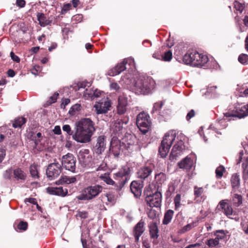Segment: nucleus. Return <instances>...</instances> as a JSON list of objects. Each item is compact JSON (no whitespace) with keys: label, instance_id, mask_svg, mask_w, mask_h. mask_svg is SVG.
<instances>
[{"label":"nucleus","instance_id":"f257e3e1","mask_svg":"<svg viewBox=\"0 0 248 248\" xmlns=\"http://www.w3.org/2000/svg\"><path fill=\"white\" fill-rule=\"evenodd\" d=\"M74 132L68 124L63 125L62 130L69 135H72L76 141L86 143L91 140V137L95 131L94 123L89 118H83L75 123Z\"/></svg>","mask_w":248,"mask_h":248},{"label":"nucleus","instance_id":"f03ea898","mask_svg":"<svg viewBox=\"0 0 248 248\" xmlns=\"http://www.w3.org/2000/svg\"><path fill=\"white\" fill-rule=\"evenodd\" d=\"M130 172V168L127 166H124L118 172L114 174V178L118 181L117 183L110 177L108 174L105 173L101 175L100 178L107 184L114 186L115 189L119 191L129 180Z\"/></svg>","mask_w":248,"mask_h":248},{"label":"nucleus","instance_id":"7ed1b4c3","mask_svg":"<svg viewBox=\"0 0 248 248\" xmlns=\"http://www.w3.org/2000/svg\"><path fill=\"white\" fill-rule=\"evenodd\" d=\"M144 195L145 202L150 207H160L161 203V194L160 192L153 193L149 186L144 189Z\"/></svg>","mask_w":248,"mask_h":248},{"label":"nucleus","instance_id":"20e7f679","mask_svg":"<svg viewBox=\"0 0 248 248\" xmlns=\"http://www.w3.org/2000/svg\"><path fill=\"white\" fill-rule=\"evenodd\" d=\"M103 190V187L99 185L89 186L84 189L82 193L78 196L80 200H91L97 197Z\"/></svg>","mask_w":248,"mask_h":248},{"label":"nucleus","instance_id":"39448f33","mask_svg":"<svg viewBox=\"0 0 248 248\" xmlns=\"http://www.w3.org/2000/svg\"><path fill=\"white\" fill-rule=\"evenodd\" d=\"M136 124L140 131L145 134L150 129L151 121L148 114L144 111L139 114L137 117Z\"/></svg>","mask_w":248,"mask_h":248},{"label":"nucleus","instance_id":"423d86ee","mask_svg":"<svg viewBox=\"0 0 248 248\" xmlns=\"http://www.w3.org/2000/svg\"><path fill=\"white\" fill-rule=\"evenodd\" d=\"M135 90L136 93L139 94H146L151 90L150 84L148 78L140 77L135 83Z\"/></svg>","mask_w":248,"mask_h":248},{"label":"nucleus","instance_id":"0eeeda50","mask_svg":"<svg viewBox=\"0 0 248 248\" xmlns=\"http://www.w3.org/2000/svg\"><path fill=\"white\" fill-rule=\"evenodd\" d=\"M170 37V32L169 33V38ZM169 39V38H168ZM153 57L156 59L161 60L165 62L170 61V46L169 45V39L166 43L162 46L159 51L155 52L153 54Z\"/></svg>","mask_w":248,"mask_h":248},{"label":"nucleus","instance_id":"6e6552de","mask_svg":"<svg viewBox=\"0 0 248 248\" xmlns=\"http://www.w3.org/2000/svg\"><path fill=\"white\" fill-rule=\"evenodd\" d=\"M62 166L66 170L72 172H76V159L73 154L67 153L62 157Z\"/></svg>","mask_w":248,"mask_h":248},{"label":"nucleus","instance_id":"1a4fd4ad","mask_svg":"<svg viewBox=\"0 0 248 248\" xmlns=\"http://www.w3.org/2000/svg\"><path fill=\"white\" fill-rule=\"evenodd\" d=\"M62 170V165L54 160V162L50 163L46 170V174L47 178L53 180L57 178L61 174Z\"/></svg>","mask_w":248,"mask_h":248},{"label":"nucleus","instance_id":"9d476101","mask_svg":"<svg viewBox=\"0 0 248 248\" xmlns=\"http://www.w3.org/2000/svg\"><path fill=\"white\" fill-rule=\"evenodd\" d=\"M169 133H166L163 137L159 147L158 154L162 158L166 157L169 153L170 148V140L169 139Z\"/></svg>","mask_w":248,"mask_h":248},{"label":"nucleus","instance_id":"9b49d317","mask_svg":"<svg viewBox=\"0 0 248 248\" xmlns=\"http://www.w3.org/2000/svg\"><path fill=\"white\" fill-rule=\"evenodd\" d=\"M154 166L152 165H145L140 167L137 172V176L142 180L148 181L150 178Z\"/></svg>","mask_w":248,"mask_h":248},{"label":"nucleus","instance_id":"f8f14e48","mask_svg":"<svg viewBox=\"0 0 248 248\" xmlns=\"http://www.w3.org/2000/svg\"><path fill=\"white\" fill-rule=\"evenodd\" d=\"M145 223L141 219L134 227L133 234L134 236L135 242L137 243L139 241L140 237L145 231Z\"/></svg>","mask_w":248,"mask_h":248},{"label":"nucleus","instance_id":"ddd939ff","mask_svg":"<svg viewBox=\"0 0 248 248\" xmlns=\"http://www.w3.org/2000/svg\"><path fill=\"white\" fill-rule=\"evenodd\" d=\"M208 61V58L206 55L200 54L196 51L194 56L192 66L201 67L206 64Z\"/></svg>","mask_w":248,"mask_h":248},{"label":"nucleus","instance_id":"4468645a","mask_svg":"<svg viewBox=\"0 0 248 248\" xmlns=\"http://www.w3.org/2000/svg\"><path fill=\"white\" fill-rule=\"evenodd\" d=\"M128 59H125L123 62L118 63L113 68L109 70L108 75L110 76H115L124 71L126 69V64L128 63Z\"/></svg>","mask_w":248,"mask_h":248},{"label":"nucleus","instance_id":"2eb2a0df","mask_svg":"<svg viewBox=\"0 0 248 248\" xmlns=\"http://www.w3.org/2000/svg\"><path fill=\"white\" fill-rule=\"evenodd\" d=\"M106 147V138L104 136H99L96 140V143L94 147V152L98 155L101 154Z\"/></svg>","mask_w":248,"mask_h":248},{"label":"nucleus","instance_id":"dca6fc26","mask_svg":"<svg viewBox=\"0 0 248 248\" xmlns=\"http://www.w3.org/2000/svg\"><path fill=\"white\" fill-rule=\"evenodd\" d=\"M109 152L115 157H118L122 152L121 141L118 140H112L110 142Z\"/></svg>","mask_w":248,"mask_h":248},{"label":"nucleus","instance_id":"f3484780","mask_svg":"<svg viewBox=\"0 0 248 248\" xmlns=\"http://www.w3.org/2000/svg\"><path fill=\"white\" fill-rule=\"evenodd\" d=\"M227 117H233L241 119L248 116V109H232L231 111L224 113Z\"/></svg>","mask_w":248,"mask_h":248},{"label":"nucleus","instance_id":"a211bd4d","mask_svg":"<svg viewBox=\"0 0 248 248\" xmlns=\"http://www.w3.org/2000/svg\"><path fill=\"white\" fill-rule=\"evenodd\" d=\"M112 103L111 100L108 97L104 96L101 99H98L96 103L94 104L95 108H109L111 107Z\"/></svg>","mask_w":248,"mask_h":248},{"label":"nucleus","instance_id":"6ab92c4d","mask_svg":"<svg viewBox=\"0 0 248 248\" xmlns=\"http://www.w3.org/2000/svg\"><path fill=\"white\" fill-rule=\"evenodd\" d=\"M225 201L226 200L220 201L218 206H219V209H221L227 216L229 217L233 215V211L232 205Z\"/></svg>","mask_w":248,"mask_h":248},{"label":"nucleus","instance_id":"aec40b11","mask_svg":"<svg viewBox=\"0 0 248 248\" xmlns=\"http://www.w3.org/2000/svg\"><path fill=\"white\" fill-rule=\"evenodd\" d=\"M136 138L134 135L126 134L122 139L121 144L125 148L128 149L130 147V146L133 145L135 144Z\"/></svg>","mask_w":248,"mask_h":248},{"label":"nucleus","instance_id":"412c9836","mask_svg":"<svg viewBox=\"0 0 248 248\" xmlns=\"http://www.w3.org/2000/svg\"><path fill=\"white\" fill-rule=\"evenodd\" d=\"M193 160L191 158L186 157L182 161L178 163V165L180 169L189 170L193 166Z\"/></svg>","mask_w":248,"mask_h":248},{"label":"nucleus","instance_id":"4be33fe9","mask_svg":"<svg viewBox=\"0 0 248 248\" xmlns=\"http://www.w3.org/2000/svg\"><path fill=\"white\" fill-rule=\"evenodd\" d=\"M182 145L183 142L182 141H180L178 142V144L173 146L171 150V160L174 159H176V157L181 155L183 149Z\"/></svg>","mask_w":248,"mask_h":248},{"label":"nucleus","instance_id":"5701e85b","mask_svg":"<svg viewBox=\"0 0 248 248\" xmlns=\"http://www.w3.org/2000/svg\"><path fill=\"white\" fill-rule=\"evenodd\" d=\"M196 50H189L183 57V61L186 64L192 65Z\"/></svg>","mask_w":248,"mask_h":248},{"label":"nucleus","instance_id":"b1692460","mask_svg":"<svg viewBox=\"0 0 248 248\" xmlns=\"http://www.w3.org/2000/svg\"><path fill=\"white\" fill-rule=\"evenodd\" d=\"M130 189L135 197H139L141 195V186L137 182L133 181L131 183Z\"/></svg>","mask_w":248,"mask_h":248},{"label":"nucleus","instance_id":"393cba45","mask_svg":"<svg viewBox=\"0 0 248 248\" xmlns=\"http://www.w3.org/2000/svg\"><path fill=\"white\" fill-rule=\"evenodd\" d=\"M37 20L39 25L42 27L51 25L52 21L46 19L45 14L42 13H37L36 14Z\"/></svg>","mask_w":248,"mask_h":248},{"label":"nucleus","instance_id":"a878e982","mask_svg":"<svg viewBox=\"0 0 248 248\" xmlns=\"http://www.w3.org/2000/svg\"><path fill=\"white\" fill-rule=\"evenodd\" d=\"M77 181L75 176L69 177L67 176H62L60 179L56 182L57 185L70 184L74 183Z\"/></svg>","mask_w":248,"mask_h":248},{"label":"nucleus","instance_id":"bb28decb","mask_svg":"<svg viewBox=\"0 0 248 248\" xmlns=\"http://www.w3.org/2000/svg\"><path fill=\"white\" fill-rule=\"evenodd\" d=\"M27 119L24 117H17L12 121V126L15 128H21L27 122Z\"/></svg>","mask_w":248,"mask_h":248},{"label":"nucleus","instance_id":"cd10ccee","mask_svg":"<svg viewBox=\"0 0 248 248\" xmlns=\"http://www.w3.org/2000/svg\"><path fill=\"white\" fill-rule=\"evenodd\" d=\"M149 230L151 237L153 239L157 238L158 230L157 223L153 221L151 222L149 225Z\"/></svg>","mask_w":248,"mask_h":248},{"label":"nucleus","instance_id":"c85d7f7f","mask_svg":"<svg viewBox=\"0 0 248 248\" xmlns=\"http://www.w3.org/2000/svg\"><path fill=\"white\" fill-rule=\"evenodd\" d=\"M204 193V189L202 187H198L197 186H194V195L195 197V200H196L197 201L199 200H197L198 198H200V201H203L205 200V198L204 196L202 195Z\"/></svg>","mask_w":248,"mask_h":248},{"label":"nucleus","instance_id":"c756f323","mask_svg":"<svg viewBox=\"0 0 248 248\" xmlns=\"http://www.w3.org/2000/svg\"><path fill=\"white\" fill-rule=\"evenodd\" d=\"M231 185L233 189H238L240 185V176L237 173H234L231 178Z\"/></svg>","mask_w":248,"mask_h":248},{"label":"nucleus","instance_id":"7c9ffc66","mask_svg":"<svg viewBox=\"0 0 248 248\" xmlns=\"http://www.w3.org/2000/svg\"><path fill=\"white\" fill-rule=\"evenodd\" d=\"M128 121H124L122 119H117L114 124V132L118 133L120 132L123 128V124H126Z\"/></svg>","mask_w":248,"mask_h":248},{"label":"nucleus","instance_id":"2f4dec72","mask_svg":"<svg viewBox=\"0 0 248 248\" xmlns=\"http://www.w3.org/2000/svg\"><path fill=\"white\" fill-rule=\"evenodd\" d=\"M13 173L15 178L17 180H25L26 178V173L20 168L14 170Z\"/></svg>","mask_w":248,"mask_h":248},{"label":"nucleus","instance_id":"473e14b6","mask_svg":"<svg viewBox=\"0 0 248 248\" xmlns=\"http://www.w3.org/2000/svg\"><path fill=\"white\" fill-rule=\"evenodd\" d=\"M59 96V93L57 92H55L52 95L48 98L47 101L44 104L43 107L47 108L51 104L56 102Z\"/></svg>","mask_w":248,"mask_h":248},{"label":"nucleus","instance_id":"72a5a7b5","mask_svg":"<svg viewBox=\"0 0 248 248\" xmlns=\"http://www.w3.org/2000/svg\"><path fill=\"white\" fill-rule=\"evenodd\" d=\"M117 108H124L128 105L127 98L124 95H120L118 100Z\"/></svg>","mask_w":248,"mask_h":248},{"label":"nucleus","instance_id":"f704fd0d","mask_svg":"<svg viewBox=\"0 0 248 248\" xmlns=\"http://www.w3.org/2000/svg\"><path fill=\"white\" fill-rule=\"evenodd\" d=\"M232 201L233 204L236 207H238L242 204V196L241 195L235 194L232 196Z\"/></svg>","mask_w":248,"mask_h":248},{"label":"nucleus","instance_id":"c9c22d12","mask_svg":"<svg viewBox=\"0 0 248 248\" xmlns=\"http://www.w3.org/2000/svg\"><path fill=\"white\" fill-rule=\"evenodd\" d=\"M30 172L31 176L34 179L39 178L38 172L37 170V166L34 164H32L30 167Z\"/></svg>","mask_w":248,"mask_h":248},{"label":"nucleus","instance_id":"e433bc0d","mask_svg":"<svg viewBox=\"0 0 248 248\" xmlns=\"http://www.w3.org/2000/svg\"><path fill=\"white\" fill-rule=\"evenodd\" d=\"M89 96L92 99H94V98H98L100 97L102 98L104 96V93L98 90V89H95L93 91V93L89 94Z\"/></svg>","mask_w":248,"mask_h":248},{"label":"nucleus","instance_id":"4c0bfd02","mask_svg":"<svg viewBox=\"0 0 248 248\" xmlns=\"http://www.w3.org/2000/svg\"><path fill=\"white\" fill-rule=\"evenodd\" d=\"M215 235L216 236V239L219 242V240H222L225 238L226 233L224 230H217L215 233Z\"/></svg>","mask_w":248,"mask_h":248},{"label":"nucleus","instance_id":"58836bf2","mask_svg":"<svg viewBox=\"0 0 248 248\" xmlns=\"http://www.w3.org/2000/svg\"><path fill=\"white\" fill-rule=\"evenodd\" d=\"M56 195L62 197L65 196L68 193L67 189L66 188L63 189L62 186L56 187Z\"/></svg>","mask_w":248,"mask_h":248},{"label":"nucleus","instance_id":"ea45409f","mask_svg":"<svg viewBox=\"0 0 248 248\" xmlns=\"http://www.w3.org/2000/svg\"><path fill=\"white\" fill-rule=\"evenodd\" d=\"M233 7L235 10L239 11L240 13H242L245 8V4H242L238 1H235L233 2Z\"/></svg>","mask_w":248,"mask_h":248},{"label":"nucleus","instance_id":"a19ab883","mask_svg":"<svg viewBox=\"0 0 248 248\" xmlns=\"http://www.w3.org/2000/svg\"><path fill=\"white\" fill-rule=\"evenodd\" d=\"M170 222V209H168L165 213L163 220V224L167 225Z\"/></svg>","mask_w":248,"mask_h":248},{"label":"nucleus","instance_id":"79ce46f5","mask_svg":"<svg viewBox=\"0 0 248 248\" xmlns=\"http://www.w3.org/2000/svg\"><path fill=\"white\" fill-rule=\"evenodd\" d=\"M238 61L243 64H248V55L245 54H241L238 57Z\"/></svg>","mask_w":248,"mask_h":248},{"label":"nucleus","instance_id":"37998d69","mask_svg":"<svg viewBox=\"0 0 248 248\" xmlns=\"http://www.w3.org/2000/svg\"><path fill=\"white\" fill-rule=\"evenodd\" d=\"M184 50L182 45L176 46L175 48L174 55L176 56H181L183 55Z\"/></svg>","mask_w":248,"mask_h":248},{"label":"nucleus","instance_id":"c03bdc74","mask_svg":"<svg viewBox=\"0 0 248 248\" xmlns=\"http://www.w3.org/2000/svg\"><path fill=\"white\" fill-rule=\"evenodd\" d=\"M205 244L209 247L213 248L219 244V242L216 238L210 239L207 240Z\"/></svg>","mask_w":248,"mask_h":248},{"label":"nucleus","instance_id":"a18cd8bd","mask_svg":"<svg viewBox=\"0 0 248 248\" xmlns=\"http://www.w3.org/2000/svg\"><path fill=\"white\" fill-rule=\"evenodd\" d=\"M225 171V168L223 166L218 167L216 170V176L217 178L222 177L223 172Z\"/></svg>","mask_w":248,"mask_h":248},{"label":"nucleus","instance_id":"49530a36","mask_svg":"<svg viewBox=\"0 0 248 248\" xmlns=\"http://www.w3.org/2000/svg\"><path fill=\"white\" fill-rule=\"evenodd\" d=\"M71 100L68 98H62L61 101L60 108H65L69 104H71Z\"/></svg>","mask_w":248,"mask_h":248},{"label":"nucleus","instance_id":"de8ad7c7","mask_svg":"<svg viewBox=\"0 0 248 248\" xmlns=\"http://www.w3.org/2000/svg\"><path fill=\"white\" fill-rule=\"evenodd\" d=\"M183 246V243L181 240L178 241L173 240L171 241V248H182Z\"/></svg>","mask_w":248,"mask_h":248},{"label":"nucleus","instance_id":"09e8293b","mask_svg":"<svg viewBox=\"0 0 248 248\" xmlns=\"http://www.w3.org/2000/svg\"><path fill=\"white\" fill-rule=\"evenodd\" d=\"M196 222H192L187 224L182 228V229L181 230V232L182 233H184L190 230L192 228L196 226Z\"/></svg>","mask_w":248,"mask_h":248},{"label":"nucleus","instance_id":"8fccbe9b","mask_svg":"<svg viewBox=\"0 0 248 248\" xmlns=\"http://www.w3.org/2000/svg\"><path fill=\"white\" fill-rule=\"evenodd\" d=\"M181 195L177 194L174 199L175 210H177L180 206Z\"/></svg>","mask_w":248,"mask_h":248},{"label":"nucleus","instance_id":"3c124183","mask_svg":"<svg viewBox=\"0 0 248 248\" xmlns=\"http://www.w3.org/2000/svg\"><path fill=\"white\" fill-rule=\"evenodd\" d=\"M17 228L22 231H26L28 228V223L25 221H21L17 225Z\"/></svg>","mask_w":248,"mask_h":248},{"label":"nucleus","instance_id":"603ef678","mask_svg":"<svg viewBox=\"0 0 248 248\" xmlns=\"http://www.w3.org/2000/svg\"><path fill=\"white\" fill-rule=\"evenodd\" d=\"M12 172L13 170L12 168H10L6 170L3 174L4 178L5 179H10L12 176Z\"/></svg>","mask_w":248,"mask_h":248},{"label":"nucleus","instance_id":"864d4df0","mask_svg":"<svg viewBox=\"0 0 248 248\" xmlns=\"http://www.w3.org/2000/svg\"><path fill=\"white\" fill-rule=\"evenodd\" d=\"M149 218L152 219L156 218L157 217V212L154 209H151L147 213Z\"/></svg>","mask_w":248,"mask_h":248},{"label":"nucleus","instance_id":"5fc2aeb1","mask_svg":"<svg viewBox=\"0 0 248 248\" xmlns=\"http://www.w3.org/2000/svg\"><path fill=\"white\" fill-rule=\"evenodd\" d=\"M77 217H79L81 218L85 219L88 217V213L86 211H78L76 215Z\"/></svg>","mask_w":248,"mask_h":248},{"label":"nucleus","instance_id":"6e6d98bb","mask_svg":"<svg viewBox=\"0 0 248 248\" xmlns=\"http://www.w3.org/2000/svg\"><path fill=\"white\" fill-rule=\"evenodd\" d=\"M155 179L158 181L159 179L164 181L166 179V176L163 173H160L155 175Z\"/></svg>","mask_w":248,"mask_h":248},{"label":"nucleus","instance_id":"4d7b16f0","mask_svg":"<svg viewBox=\"0 0 248 248\" xmlns=\"http://www.w3.org/2000/svg\"><path fill=\"white\" fill-rule=\"evenodd\" d=\"M105 197L107 198L108 202H112L114 201L115 197L111 193H107L105 195Z\"/></svg>","mask_w":248,"mask_h":248},{"label":"nucleus","instance_id":"13d9d810","mask_svg":"<svg viewBox=\"0 0 248 248\" xmlns=\"http://www.w3.org/2000/svg\"><path fill=\"white\" fill-rule=\"evenodd\" d=\"M10 56L11 57V59L15 62H19L20 61V58L16 55L15 54V53L13 52H11L10 53Z\"/></svg>","mask_w":248,"mask_h":248},{"label":"nucleus","instance_id":"bf43d9fd","mask_svg":"<svg viewBox=\"0 0 248 248\" xmlns=\"http://www.w3.org/2000/svg\"><path fill=\"white\" fill-rule=\"evenodd\" d=\"M46 191L49 194L56 195V187H48L46 188Z\"/></svg>","mask_w":248,"mask_h":248},{"label":"nucleus","instance_id":"052dcab7","mask_svg":"<svg viewBox=\"0 0 248 248\" xmlns=\"http://www.w3.org/2000/svg\"><path fill=\"white\" fill-rule=\"evenodd\" d=\"M195 115V112L193 109H191L190 111L187 114L186 119L187 121H189L191 118L193 117Z\"/></svg>","mask_w":248,"mask_h":248},{"label":"nucleus","instance_id":"680f3d73","mask_svg":"<svg viewBox=\"0 0 248 248\" xmlns=\"http://www.w3.org/2000/svg\"><path fill=\"white\" fill-rule=\"evenodd\" d=\"M25 202H29L31 203H32L34 205H36L37 206H38V204H37V201L36 199L33 198H27L25 200Z\"/></svg>","mask_w":248,"mask_h":248},{"label":"nucleus","instance_id":"e2e57ef3","mask_svg":"<svg viewBox=\"0 0 248 248\" xmlns=\"http://www.w3.org/2000/svg\"><path fill=\"white\" fill-rule=\"evenodd\" d=\"M164 103L163 101H159L155 103L154 105L153 108H162Z\"/></svg>","mask_w":248,"mask_h":248},{"label":"nucleus","instance_id":"0e129e2a","mask_svg":"<svg viewBox=\"0 0 248 248\" xmlns=\"http://www.w3.org/2000/svg\"><path fill=\"white\" fill-rule=\"evenodd\" d=\"M5 150L0 148V163L2 161L5 156Z\"/></svg>","mask_w":248,"mask_h":248},{"label":"nucleus","instance_id":"69168bd1","mask_svg":"<svg viewBox=\"0 0 248 248\" xmlns=\"http://www.w3.org/2000/svg\"><path fill=\"white\" fill-rule=\"evenodd\" d=\"M26 2L24 0H16V4L20 8L24 7L25 5Z\"/></svg>","mask_w":248,"mask_h":248},{"label":"nucleus","instance_id":"338daca9","mask_svg":"<svg viewBox=\"0 0 248 248\" xmlns=\"http://www.w3.org/2000/svg\"><path fill=\"white\" fill-rule=\"evenodd\" d=\"M110 88L112 89L115 90L116 91H118L120 89V87L118 84L115 82L112 83L110 84Z\"/></svg>","mask_w":248,"mask_h":248},{"label":"nucleus","instance_id":"774afa93","mask_svg":"<svg viewBox=\"0 0 248 248\" xmlns=\"http://www.w3.org/2000/svg\"><path fill=\"white\" fill-rule=\"evenodd\" d=\"M245 163H243L242 164V168L244 169V171L246 170V168L248 166V156L246 157H245Z\"/></svg>","mask_w":248,"mask_h":248}]
</instances>
